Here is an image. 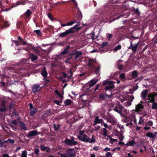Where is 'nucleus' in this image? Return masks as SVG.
Listing matches in <instances>:
<instances>
[{
  "instance_id": "obj_1",
  "label": "nucleus",
  "mask_w": 157,
  "mask_h": 157,
  "mask_svg": "<svg viewBox=\"0 0 157 157\" xmlns=\"http://www.w3.org/2000/svg\"><path fill=\"white\" fill-rule=\"evenodd\" d=\"M59 154V153H58ZM62 157H75L76 153L75 150L73 148H69L67 150L65 153L60 154Z\"/></svg>"
},
{
  "instance_id": "obj_2",
  "label": "nucleus",
  "mask_w": 157,
  "mask_h": 157,
  "mask_svg": "<svg viewBox=\"0 0 157 157\" xmlns=\"http://www.w3.org/2000/svg\"><path fill=\"white\" fill-rule=\"evenodd\" d=\"M78 137L79 140L85 142H88L89 137L85 134L84 130L79 131Z\"/></svg>"
},
{
  "instance_id": "obj_3",
  "label": "nucleus",
  "mask_w": 157,
  "mask_h": 157,
  "mask_svg": "<svg viewBox=\"0 0 157 157\" xmlns=\"http://www.w3.org/2000/svg\"><path fill=\"white\" fill-rule=\"evenodd\" d=\"M97 82L98 80L97 79H93L90 81L84 86L83 87V90L85 91H88L90 88L94 85Z\"/></svg>"
},
{
  "instance_id": "obj_4",
  "label": "nucleus",
  "mask_w": 157,
  "mask_h": 157,
  "mask_svg": "<svg viewBox=\"0 0 157 157\" xmlns=\"http://www.w3.org/2000/svg\"><path fill=\"white\" fill-rule=\"evenodd\" d=\"M71 140L67 138L66 139L63 141V143L67 145L70 146H74L77 144V142L75 141L73 137H71Z\"/></svg>"
},
{
  "instance_id": "obj_5",
  "label": "nucleus",
  "mask_w": 157,
  "mask_h": 157,
  "mask_svg": "<svg viewBox=\"0 0 157 157\" xmlns=\"http://www.w3.org/2000/svg\"><path fill=\"white\" fill-rule=\"evenodd\" d=\"M106 119L107 122L113 124H115L117 122V120L113 116L108 115Z\"/></svg>"
},
{
  "instance_id": "obj_6",
  "label": "nucleus",
  "mask_w": 157,
  "mask_h": 157,
  "mask_svg": "<svg viewBox=\"0 0 157 157\" xmlns=\"http://www.w3.org/2000/svg\"><path fill=\"white\" fill-rule=\"evenodd\" d=\"M82 54V52H80L74 51L70 54V56L73 60H75L78 57L80 56Z\"/></svg>"
},
{
  "instance_id": "obj_7",
  "label": "nucleus",
  "mask_w": 157,
  "mask_h": 157,
  "mask_svg": "<svg viewBox=\"0 0 157 157\" xmlns=\"http://www.w3.org/2000/svg\"><path fill=\"white\" fill-rule=\"evenodd\" d=\"M144 108V106L141 103L136 105L135 111L139 114H141V112Z\"/></svg>"
},
{
  "instance_id": "obj_8",
  "label": "nucleus",
  "mask_w": 157,
  "mask_h": 157,
  "mask_svg": "<svg viewBox=\"0 0 157 157\" xmlns=\"http://www.w3.org/2000/svg\"><path fill=\"white\" fill-rule=\"evenodd\" d=\"M134 98L133 96H131L129 97V100H128L127 101L124 102V105L126 107H128L132 104V102L133 101Z\"/></svg>"
},
{
  "instance_id": "obj_9",
  "label": "nucleus",
  "mask_w": 157,
  "mask_h": 157,
  "mask_svg": "<svg viewBox=\"0 0 157 157\" xmlns=\"http://www.w3.org/2000/svg\"><path fill=\"white\" fill-rule=\"evenodd\" d=\"M154 97V94H149L147 95V98L146 101L147 100V102L148 103L150 102H154L155 101Z\"/></svg>"
},
{
  "instance_id": "obj_10",
  "label": "nucleus",
  "mask_w": 157,
  "mask_h": 157,
  "mask_svg": "<svg viewBox=\"0 0 157 157\" xmlns=\"http://www.w3.org/2000/svg\"><path fill=\"white\" fill-rule=\"evenodd\" d=\"M96 61L95 59H89L86 61L87 64L88 66L94 68V66L93 65V63H95Z\"/></svg>"
},
{
  "instance_id": "obj_11",
  "label": "nucleus",
  "mask_w": 157,
  "mask_h": 157,
  "mask_svg": "<svg viewBox=\"0 0 157 157\" xmlns=\"http://www.w3.org/2000/svg\"><path fill=\"white\" fill-rule=\"evenodd\" d=\"M38 133L36 130H33L29 132L27 135V136L28 138L36 136L38 135Z\"/></svg>"
},
{
  "instance_id": "obj_12",
  "label": "nucleus",
  "mask_w": 157,
  "mask_h": 157,
  "mask_svg": "<svg viewBox=\"0 0 157 157\" xmlns=\"http://www.w3.org/2000/svg\"><path fill=\"white\" fill-rule=\"evenodd\" d=\"M147 90H144L142 92L141 94V97L142 99L146 101L147 99L146 97L147 95Z\"/></svg>"
},
{
  "instance_id": "obj_13",
  "label": "nucleus",
  "mask_w": 157,
  "mask_h": 157,
  "mask_svg": "<svg viewBox=\"0 0 157 157\" xmlns=\"http://www.w3.org/2000/svg\"><path fill=\"white\" fill-rule=\"evenodd\" d=\"M32 91L34 93H35L39 91L40 89V87L39 85L35 84L32 87Z\"/></svg>"
},
{
  "instance_id": "obj_14",
  "label": "nucleus",
  "mask_w": 157,
  "mask_h": 157,
  "mask_svg": "<svg viewBox=\"0 0 157 157\" xmlns=\"http://www.w3.org/2000/svg\"><path fill=\"white\" fill-rule=\"evenodd\" d=\"M115 83V82L110 81L108 80H105L103 81V86H105L106 85H113V84Z\"/></svg>"
},
{
  "instance_id": "obj_15",
  "label": "nucleus",
  "mask_w": 157,
  "mask_h": 157,
  "mask_svg": "<svg viewBox=\"0 0 157 157\" xmlns=\"http://www.w3.org/2000/svg\"><path fill=\"white\" fill-rule=\"evenodd\" d=\"M70 33H71V32L69 30V29L67 30L65 32L62 33L60 34L59 35V36L61 37H63L67 35H68V34H69Z\"/></svg>"
},
{
  "instance_id": "obj_16",
  "label": "nucleus",
  "mask_w": 157,
  "mask_h": 157,
  "mask_svg": "<svg viewBox=\"0 0 157 157\" xmlns=\"http://www.w3.org/2000/svg\"><path fill=\"white\" fill-rule=\"evenodd\" d=\"M138 46V44H136L135 45L132 44V42H131V44L129 47V48H131L133 52L136 51Z\"/></svg>"
},
{
  "instance_id": "obj_17",
  "label": "nucleus",
  "mask_w": 157,
  "mask_h": 157,
  "mask_svg": "<svg viewBox=\"0 0 157 157\" xmlns=\"http://www.w3.org/2000/svg\"><path fill=\"white\" fill-rule=\"evenodd\" d=\"M80 25V23L78 22L77 24L75 25L74 26L71 27L69 29V30L71 32V33H73L75 32V29H76V28Z\"/></svg>"
},
{
  "instance_id": "obj_18",
  "label": "nucleus",
  "mask_w": 157,
  "mask_h": 157,
  "mask_svg": "<svg viewBox=\"0 0 157 157\" xmlns=\"http://www.w3.org/2000/svg\"><path fill=\"white\" fill-rule=\"evenodd\" d=\"M146 136L147 137L152 139H154L156 137V136H155V134H153V133L151 132H149L147 133L146 134Z\"/></svg>"
},
{
  "instance_id": "obj_19",
  "label": "nucleus",
  "mask_w": 157,
  "mask_h": 157,
  "mask_svg": "<svg viewBox=\"0 0 157 157\" xmlns=\"http://www.w3.org/2000/svg\"><path fill=\"white\" fill-rule=\"evenodd\" d=\"M40 147L41 148V150L42 151H46L47 152H48L50 151V149L49 148L45 147L44 145H40Z\"/></svg>"
},
{
  "instance_id": "obj_20",
  "label": "nucleus",
  "mask_w": 157,
  "mask_h": 157,
  "mask_svg": "<svg viewBox=\"0 0 157 157\" xmlns=\"http://www.w3.org/2000/svg\"><path fill=\"white\" fill-rule=\"evenodd\" d=\"M124 107L122 106H121L119 108H116L113 110L117 113H119L121 115H122L121 113V111L123 109Z\"/></svg>"
},
{
  "instance_id": "obj_21",
  "label": "nucleus",
  "mask_w": 157,
  "mask_h": 157,
  "mask_svg": "<svg viewBox=\"0 0 157 157\" xmlns=\"http://www.w3.org/2000/svg\"><path fill=\"white\" fill-rule=\"evenodd\" d=\"M115 86L114 85H111L107 86H106L105 88V89L106 90H109L111 91L114 88Z\"/></svg>"
},
{
  "instance_id": "obj_22",
  "label": "nucleus",
  "mask_w": 157,
  "mask_h": 157,
  "mask_svg": "<svg viewBox=\"0 0 157 157\" xmlns=\"http://www.w3.org/2000/svg\"><path fill=\"white\" fill-rule=\"evenodd\" d=\"M94 122V124H93V125L94 126L95 128H96V125L97 124L100 123L98 117H95Z\"/></svg>"
},
{
  "instance_id": "obj_23",
  "label": "nucleus",
  "mask_w": 157,
  "mask_h": 157,
  "mask_svg": "<svg viewBox=\"0 0 157 157\" xmlns=\"http://www.w3.org/2000/svg\"><path fill=\"white\" fill-rule=\"evenodd\" d=\"M29 57L32 61H33L37 59V57L35 55L30 53L29 54Z\"/></svg>"
},
{
  "instance_id": "obj_24",
  "label": "nucleus",
  "mask_w": 157,
  "mask_h": 157,
  "mask_svg": "<svg viewBox=\"0 0 157 157\" xmlns=\"http://www.w3.org/2000/svg\"><path fill=\"white\" fill-rule=\"evenodd\" d=\"M119 99L122 103H123L126 100L127 98L124 95H121L119 97Z\"/></svg>"
},
{
  "instance_id": "obj_25",
  "label": "nucleus",
  "mask_w": 157,
  "mask_h": 157,
  "mask_svg": "<svg viewBox=\"0 0 157 157\" xmlns=\"http://www.w3.org/2000/svg\"><path fill=\"white\" fill-rule=\"evenodd\" d=\"M41 73L42 75L44 77H46L47 76L48 73L45 70V67L43 68Z\"/></svg>"
},
{
  "instance_id": "obj_26",
  "label": "nucleus",
  "mask_w": 157,
  "mask_h": 157,
  "mask_svg": "<svg viewBox=\"0 0 157 157\" xmlns=\"http://www.w3.org/2000/svg\"><path fill=\"white\" fill-rule=\"evenodd\" d=\"M20 127L21 129H24L25 130H27L26 127L24 124L23 122H21L20 123Z\"/></svg>"
},
{
  "instance_id": "obj_27",
  "label": "nucleus",
  "mask_w": 157,
  "mask_h": 157,
  "mask_svg": "<svg viewBox=\"0 0 157 157\" xmlns=\"http://www.w3.org/2000/svg\"><path fill=\"white\" fill-rule=\"evenodd\" d=\"M92 139H90L89 138V141L88 142L90 143H94L95 141V137L93 135H92Z\"/></svg>"
},
{
  "instance_id": "obj_28",
  "label": "nucleus",
  "mask_w": 157,
  "mask_h": 157,
  "mask_svg": "<svg viewBox=\"0 0 157 157\" xmlns=\"http://www.w3.org/2000/svg\"><path fill=\"white\" fill-rule=\"evenodd\" d=\"M27 152L26 150L22 151L21 154V157H27Z\"/></svg>"
},
{
  "instance_id": "obj_29",
  "label": "nucleus",
  "mask_w": 157,
  "mask_h": 157,
  "mask_svg": "<svg viewBox=\"0 0 157 157\" xmlns=\"http://www.w3.org/2000/svg\"><path fill=\"white\" fill-rule=\"evenodd\" d=\"M21 4L22 5H24L25 4V2H16V3L15 4L13 5L11 7H10V9L12 8L13 7L17 6Z\"/></svg>"
},
{
  "instance_id": "obj_30",
  "label": "nucleus",
  "mask_w": 157,
  "mask_h": 157,
  "mask_svg": "<svg viewBox=\"0 0 157 157\" xmlns=\"http://www.w3.org/2000/svg\"><path fill=\"white\" fill-rule=\"evenodd\" d=\"M72 101L70 99L66 100L64 102L65 105H70Z\"/></svg>"
},
{
  "instance_id": "obj_31",
  "label": "nucleus",
  "mask_w": 157,
  "mask_h": 157,
  "mask_svg": "<svg viewBox=\"0 0 157 157\" xmlns=\"http://www.w3.org/2000/svg\"><path fill=\"white\" fill-rule=\"evenodd\" d=\"M135 144L134 140L130 141L127 143L126 145L127 146H133Z\"/></svg>"
},
{
  "instance_id": "obj_32",
  "label": "nucleus",
  "mask_w": 157,
  "mask_h": 157,
  "mask_svg": "<svg viewBox=\"0 0 157 157\" xmlns=\"http://www.w3.org/2000/svg\"><path fill=\"white\" fill-rule=\"evenodd\" d=\"M103 132H100V133L101 134H102L104 136H106L107 135V130L106 129V128H103Z\"/></svg>"
},
{
  "instance_id": "obj_33",
  "label": "nucleus",
  "mask_w": 157,
  "mask_h": 157,
  "mask_svg": "<svg viewBox=\"0 0 157 157\" xmlns=\"http://www.w3.org/2000/svg\"><path fill=\"white\" fill-rule=\"evenodd\" d=\"M152 103V105L151 108L153 109H157V103H156L155 101Z\"/></svg>"
},
{
  "instance_id": "obj_34",
  "label": "nucleus",
  "mask_w": 157,
  "mask_h": 157,
  "mask_svg": "<svg viewBox=\"0 0 157 157\" xmlns=\"http://www.w3.org/2000/svg\"><path fill=\"white\" fill-rule=\"evenodd\" d=\"M70 48L69 46H67L66 48L65 49L64 51L62 52V54H66L68 52V49Z\"/></svg>"
},
{
  "instance_id": "obj_35",
  "label": "nucleus",
  "mask_w": 157,
  "mask_h": 157,
  "mask_svg": "<svg viewBox=\"0 0 157 157\" xmlns=\"http://www.w3.org/2000/svg\"><path fill=\"white\" fill-rule=\"evenodd\" d=\"M20 42V44L22 45H26L28 46L31 45L30 44L27 43L25 41H23L22 40H21Z\"/></svg>"
},
{
  "instance_id": "obj_36",
  "label": "nucleus",
  "mask_w": 157,
  "mask_h": 157,
  "mask_svg": "<svg viewBox=\"0 0 157 157\" xmlns=\"http://www.w3.org/2000/svg\"><path fill=\"white\" fill-rule=\"evenodd\" d=\"M110 142L111 143L113 144L114 142H117V139H114L112 138L111 137H109Z\"/></svg>"
},
{
  "instance_id": "obj_37",
  "label": "nucleus",
  "mask_w": 157,
  "mask_h": 157,
  "mask_svg": "<svg viewBox=\"0 0 157 157\" xmlns=\"http://www.w3.org/2000/svg\"><path fill=\"white\" fill-rule=\"evenodd\" d=\"M87 96L85 95H83L81 96V98L83 101H86V99H85V98H87Z\"/></svg>"
},
{
  "instance_id": "obj_38",
  "label": "nucleus",
  "mask_w": 157,
  "mask_h": 157,
  "mask_svg": "<svg viewBox=\"0 0 157 157\" xmlns=\"http://www.w3.org/2000/svg\"><path fill=\"white\" fill-rule=\"evenodd\" d=\"M36 112V109L31 110L30 112V115L32 116H33L34 114Z\"/></svg>"
},
{
  "instance_id": "obj_39",
  "label": "nucleus",
  "mask_w": 157,
  "mask_h": 157,
  "mask_svg": "<svg viewBox=\"0 0 157 157\" xmlns=\"http://www.w3.org/2000/svg\"><path fill=\"white\" fill-rule=\"evenodd\" d=\"M121 48V46L120 45H119L116 47L114 49V50L115 51H117L118 50H120Z\"/></svg>"
},
{
  "instance_id": "obj_40",
  "label": "nucleus",
  "mask_w": 157,
  "mask_h": 157,
  "mask_svg": "<svg viewBox=\"0 0 157 157\" xmlns=\"http://www.w3.org/2000/svg\"><path fill=\"white\" fill-rule=\"evenodd\" d=\"M132 75L133 78L136 77L137 75L136 71H133L132 72Z\"/></svg>"
},
{
  "instance_id": "obj_41",
  "label": "nucleus",
  "mask_w": 157,
  "mask_h": 157,
  "mask_svg": "<svg viewBox=\"0 0 157 157\" xmlns=\"http://www.w3.org/2000/svg\"><path fill=\"white\" fill-rule=\"evenodd\" d=\"M100 69V67L99 66L98 67H97L95 70V72L96 74H98L99 73V71Z\"/></svg>"
},
{
  "instance_id": "obj_42",
  "label": "nucleus",
  "mask_w": 157,
  "mask_h": 157,
  "mask_svg": "<svg viewBox=\"0 0 157 157\" xmlns=\"http://www.w3.org/2000/svg\"><path fill=\"white\" fill-rule=\"evenodd\" d=\"M34 32H36L37 35L39 36H41L42 35V33L39 30H34Z\"/></svg>"
},
{
  "instance_id": "obj_43",
  "label": "nucleus",
  "mask_w": 157,
  "mask_h": 157,
  "mask_svg": "<svg viewBox=\"0 0 157 157\" xmlns=\"http://www.w3.org/2000/svg\"><path fill=\"white\" fill-rule=\"evenodd\" d=\"M4 142L5 143H13L14 142V140L11 139H8L6 140H5Z\"/></svg>"
},
{
  "instance_id": "obj_44",
  "label": "nucleus",
  "mask_w": 157,
  "mask_h": 157,
  "mask_svg": "<svg viewBox=\"0 0 157 157\" xmlns=\"http://www.w3.org/2000/svg\"><path fill=\"white\" fill-rule=\"evenodd\" d=\"M34 152L37 155H38L39 153V148H35L34 149Z\"/></svg>"
},
{
  "instance_id": "obj_45",
  "label": "nucleus",
  "mask_w": 157,
  "mask_h": 157,
  "mask_svg": "<svg viewBox=\"0 0 157 157\" xmlns=\"http://www.w3.org/2000/svg\"><path fill=\"white\" fill-rule=\"evenodd\" d=\"M119 77L122 79H124L125 78V74L124 73H122L120 75Z\"/></svg>"
},
{
  "instance_id": "obj_46",
  "label": "nucleus",
  "mask_w": 157,
  "mask_h": 157,
  "mask_svg": "<svg viewBox=\"0 0 157 157\" xmlns=\"http://www.w3.org/2000/svg\"><path fill=\"white\" fill-rule=\"evenodd\" d=\"M144 122V120L142 118V117H140L139 119L138 124H142Z\"/></svg>"
},
{
  "instance_id": "obj_47",
  "label": "nucleus",
  "mask_w": 157,
  "mask_h": 157,
  "mask_svg": "<svg viewBox=\"0 0 157 157\" xmlns=\"http://www.w3.org/2000/svg\"><path fill=\"white\" fill-rule=\"evenodd\" d=\"M76 22V21H74L68 22L67 23V26L71 25H73Z\"/></svg>"
},
{
  "instance_id": "obj_48",
  "label": "nucleus",
  "mask_w": 157,
  "mask_h": 157,
  "mask_svg": "<svg viewBox=\"0 0 157 157\" xmlns=\"http://www.w3.org/2000/svg\"><path fill=\"white\" fill-rule=\"evenodd\" d=\"M31 13H31V11L29 10H28L25 13H26V16H29L30 15H31Z\"/></svg>"
},
{
  "instance_id": "obj_49",
  "label": "nucleus",
  "mask_w": 157,
  "mask_h": 157,
  "mask_svg": "<svg viewBox=\"0 0 157 157\" xmlns=\"http://www.w3.org/2000/svg\"><path fill=\"white\" fill-rule=\"evenodd\" d=\"M6 110V107L3 105L2 108H0V111L1 112H4Z\"/></svg>"
},
{
  "instance_id": "obj_50",
  "label": "nucleus",
  "mask_w": 157,
  "mask_h": 157,
  "mask_svg": "<svg viewBox=\"0 0 157 157\" xmlns=\"http://www.w3.org/2000/svg\"><path fill=\"white\" fill-rule=\"evenodd\" d=\"M55 93L57 95L59 96L60 97L62 98V96L60 94V93L57 90H56L55 91Z\"/></svg>"
},
{
  "instance_id": "obj_51",
  "label": "nucleus",
  "mask_w": 157,
  "mask_h": 157,
  "mask_svg": "<svg viewBox=\"0 0 157 157\" xmlns=\"http://www.w3.org/2000/svg\"><path fill=\"white\" fill-rule=\"evenodd\" d=\"M106 157H111L112 155L111 153L108 152H107L106 153L105 155Z\"/></svg>"
},
{
  "instance_id": "obj_52",
  "label": "nucleus",
  "mask_w": 157,
  "mask_h": 157,
  "mask_svg": "<svg viewBox=\"0 0 157 157\" xmlns=\"http://www.w3.org/2000/svg\"><path fill=\"white\" fill-rule=\"evenodd\" d=\"M101 125L105 127L104 128H108L109 127L108 125L105 123H101Z\"/></svg>"
},
{
  "instance_id": "obj_53",
  "label": "nucleus",
  "mask_w": 157,
  "mask_h": 157,
  "mask_svg": "<svg viewBox=\"0 0 157 157\" xmlns=\"http://www.w3.org/2000/svg\"><path fill=\"white\" fill-rule=\"evenodd\" d=\"M99 85L98 84L96 85V87L92 89V90H93V91L94 92L95 91L98 89L99 87Z\"/></svg>"
},
{
  "instance_id": "obj_54",
  "label": "nucleus",
  "mask_w": 157,
  "mask_h": 157,
  "mask_svg": "<svg viewBox=\"0 0 157 157\" xmlns=\"http://www.w3.org/2000/svg\"><path fill=\"white\" fill-rule=\"evenodd\" d=\"M9 25V24L8 22L4 21V26L5 27L8 26Z\"/></svg>"
},
{
  "instance_id": "obj_55",
  "label": "nucleus",
  "mask_w": 157,
  "mask_h": 157,
  "mask_svg": "<svg viewBox=\"0 0 157 157\" xmlns=\"http://www.w3.org/2000/svg\"><path fill=\"white\" fill-rule=\"evenodd\" d=\"M48 17L51 20V21H53V17H52V15L51 14H49V13H48Z\"/></svg>"
},
{
  "instance_id": "obj_56",
  "label": "nucleus",
  "mask_w": 157,
  "mask_h": 157,
  "mask_svg": "<svg viewBox=\"0 0 157 157\" xmlns=\"http://www.w3.org/2000/svg\"><path fill=\"white\" fill-rule=\"evenodd\" d=\"M148 124L150 126H152L153 125V123L152 121H149L147 122Z\"/></svg>"
},
{
  "instance_id": "obj_57",
  "label": "nucleus",
  "mask_w": 157,
  "mask_h": 157,
  "mask_svg": "<svg viewBox=\"0 0 157 157\" xmlns=\"http://www.w3.org/2000/svg\"><path fill=\"white\" fill-rule=\"evenodd\" d=\"M33 49L36 54H38L39 52V50L37 48H34Z\"/></svg>"
},
{
  "instance_id": "obj_58",
  "label": "nucleus",
  "mask_w": 157,
  "mask_h": 157,
  "mask_svg": "<svg viewBox=\"0 0 157 157\" xmlns=\"http://www.w3.org/2000/svg\"><path fill=\"white\" fill-rule=\"evenodd\" d=\"M108 44V43L107 42H103L101 44V47H103Z\"/></svg>"
},
{
  "instance_id": "obj_59",
  "label": "nucleus",
  "mask_w": 157,
  "mask_h": 157,
  "mask_svg": "<svg viewBox=\"0 0 157 157\" xmlns=\"http://www.w3.org/2000/svg\"><path fill=\"white\" fill-rule=\"evenodd\" d=\"M118 138L120 140H122L124 139V137L122 135H121L118 136Z\"/></svg>"
},
{
  "instance_id": "obj_60",
  "label": "nucleus",
  "mask_w": 157,
  "mask_h": 157,
  "mask_svg": "<svg viewBox=\"0 0 157 157\" xmlns=\"http://www.w3.org/2000/svg\"><path fill=\"white\" fill-rule=\"evenodd\" d=\"M150 128H151L150 127L147 126H145V127H144V129L145 130H149L150 129Z\"/></svg>"
},
{
  "instance_id": "obj_61",
  "label": "nucleus",
  "mask_w": 157,
  "mask_h": 157,
  "mask_svg": "<svg viewBox=\"0 0 157 157\" xmlns=\"http://www.w3.org/2000/svg\"><path fill=\"white\" fill-rule=\"evenodd\" d=\"M103 150L104 151L107 152V151H109L110 150V148H109L108 147H106L105 149H103Z\"/></svg>"
},
{
  "instance_id": "obj_62",
  "label": "nucleus",
  "mask_w": 157,
  "mask_h": 157,
  "mask_svg": "<svg viewBox=\"0 0 157 157\" xmlns=\"http://www.w3.org/2000/svg\"><path fill=\"white\" fill-rule=\"evenodd\" d=\"M12 123L14 125H17V121L16 120H13L12 121Z\"/></svg>"
},
{
  "instance_id": "obj_63",
  "label": "nucleus",
  "mask_w": 157,
  "mask_h": 157,
  "mask_svg": "<svg viewBox=\"0 0 157 157\" xmlns=\"http://www.w3.org/2000/svg\"><path fill=\"white\" fill-rule=\"evenodd\" d=\"M0 86L2 87L5 86V83L3 82H0Z\"/></svg>"
},
{
  "instance_id": "obj_64",
  "label": "nucleus",
  "mask_w": 157,
  "mask_h": 157,
  "mask_svg": "<svg viewBox=\"0 0 157 157\" xmlns=\"http://www.w3.org/2000/svg\"><path fill=\"white\" fill-rule=\"evenodd\" d=\"M3 157H10V156L7 154H3Z\"/></svg>"
}]
</instances>
